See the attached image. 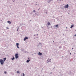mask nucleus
<instances>
[{"label": "nucleus", "mask_w": 76, "mask_h": 76, "mask_svg": "<svg viewBox=\"0 0 76 76\" xmlns=\"http://www.w3.org/2000/svg\"><path fill=\"white\" fill-rule=\"evenodd\" d=\"M0 62L1 64L3 65L4 64V61L2 59L0 60Z\"/></svg>", "instance_id": "obj_1"}, {"label": "nucleus", "mask_w": 76, "mask_h": 76, "mask_svg": "<svg viewBox=\"0 0 76 76\" xmlns=\"http://www.w3.org/2000/svg\"><path fill=\"white\" fill-rule=\"evenodd\" d=\"M15 58H18L19 57V54L18 53L16 54H15Z\"/></svg>", "instance_id": "obj_2"}, {"label": "nucleus", "mask_w": 76, "mask_h": 76, "mask_svg": "<svg viewBox=\"0 0 76 76\" xmlns=\"http://www.w3.org/2000/svg\"><path fill=\"white\" fill-rule=\"evenodd\" d=\"M68 7H69V5L68 4L66 5L64 7V8H65V9H66V8H68Z\"/></svg>", "instance_id": "obj_3"}, {"label": "nucleus", "mask_w": 76, "mask_h": 76, "mask_svg": "<svg viewBox=\"0 0 76 76\" xmlns=\"http://www.w3.org/2000/svg\"><path fill=\"white\" fill-rule=\"evenodd\" d=\"M16 45L18 48H19V46H19V43H17L16 44Z\"/></svg>", "instance_id": "obj_4"}, {"label": "nucleus", "mask_w": 76, "mask_h": 76, "mask_svg": "<svg viewBox=\"0 0 76 76\" xmlns=\"http://www.w3.org/2000/svg\"><path fill=\"white\" fill-rule=\"evenodd\" d=\"M28 39V37H26L23 40L24 41H26V39Z\"/></svg>", "instance_id": "obj_5"}, {"label": "nucleus", "mask_w": 76, "mask_h": 76, "mask_svg": "<svg viewBox=\"0 0 76 76\" xmlns=\"http://www.w3.org/2000/svg\"><path fill=\"white\" fill-rule=\"evenodd\" d=\"M38 55L39 56H42V53H40V52H39Z\"/></svg>", "instance_id": "obj_6"}, {"label": "nucleus", "mask_w": 76, "mask_h": 76, "mask_svg": "<svg viewBox=\"0 0 76 76\" xmlns=\"http://www.w3.org/2000/svg\"><path fill=\"white\" fill-rule=\"evenodd\" d=\"M7 22H8V23H9V24H11V22H10V21H8Z\"/></svg>", "instance_id": "obj_7"}, {"label": "nucleus", "mask_w": 76, "mask_h": 76, "mask_svg": "<svg viewBox=\"0 0 76 76\" xmlns=\"http://www.w3.org/2000/svg\"><path fill=\"white\" fill-rule=\"evenodd\" d=\"M30 61V60H27L26 61L27 63H29V61Z\"/></svg>", "instance_id": "obj_8"}, {"label": "nucleus", "mask_w": 76, "mask_h": 76, "mask_svg": "<svg viewBox=\"0 0 76 76\" xmlns=\"http://www.w3.org/2000/svg\"><path fill=\"white\" fill-rule=\"evenodd\" d=\"M47 24H48V25H50V22H48L47 23Z\"/></svg>", "instance_id": "obj_9"}, {"label": "nucleus", "mask_w": 76, "mask_h": 76, "mask_svg": "<svg viewBox=\"0 0 76 76\" xmlns=\"http://www.w3.org/2000/svg\"><path fill=\"white\" fill-rule=\"evenodd\" d=\"M58 25L57 24V25L55 26L56 27H57V28H58Z\"/></svg>", "instance_id": "obj_10"}, {"label": "nucleus", "mask_w": 76, "mask_h": 76, "mask_svg": "<svg viewBox=\"0 0 76 76\" xmlns=\"http://www.w3.org/2000/svg\"><path fill=\"white\" fill-rule=\"evenodd\" d=\"M73 27V25H72V26H71V27H70L71 28H72Z\"/></svg>", "instance_id": "obj_11"}, {"label": "nucleus", "mask_w": 76, "mask_h": 76, "mask_svg": "<svg viewBox=\"0 0 76 76\" xmlns=\"http://www.w3.org/2000/svg\"><path fill=\"white\" fill-rule=\"evenodd\" d=\"M17 73H19H19H20L19 71H17Z\"/></svg>", "instance_id": "obj_12"}, {"label": "nucleus", "mask_w": 76, "mask_h": 76, "mask_svg": "<svg viewBox=\"0 0 76 76\" xmlns=\"http://www.w3.org/2000/svg\"><path fill=\"white\" fill-rule=\"evenodd\" d=\"M14 59H15V58H14V57H13V58H12V60H14Z\"/></svg>", "instance_id": "obj_13"}, {"label": "nucleus", "mask_w": 76, "mask_h": 76, "mask_svg": "<svg viewBox=\"0 0 76 76\" xmlns=\"http://www.w3.org/2000/svg\"><path fill=\"white\" fill-rule=\"evenodd\" d=\"M25 74L24 73H23V76H25Z\"/></svg>", "instance_id": "obj_14"}, {"label": "nucleus", "mask_w": 76, "mask_h": 76, "mask_svg": "<svg viewBox=\"0 0 76 76\" xmlns=\"http://www.w3.org/2000/svg\"><path fill=\"white\" fill-rule=\"evenodd\" d=\"M4 60H6V58H4Z\"/></svg>", "instance_id": "obj_15"}, {"label": "nucleus", "mask_w": 76, "mask_h": 76, "mask_svg": "<svg viewBox=\"0 0 76 76\" xmlns=\"http://www.w3.org/2000/svg\"><path fill=\"white\" fill-rule=\"evenodd\" d=\"M7 29H9V28H8V27H7Z\"/></svg>", "instance_id": "obj_16"}, {"label": "nucleus", "mask_w": 76, "mask_h": 76, "mask_svg": "<svg viewBox=\"0 0 76 76\" xmlns=\"http://www.w3.org/2000/svg\"><path fill=\"white\" fill-rule=\"evenodd\" d=\"M4 73L5 74H6V72H4Z\"/></svg>", "instance_id": "obj_17"}, {"label": "nucleus", "mask_w": 76, "mask_h": 76, "mask_svg": "<svg viewBox=\"0 0 76 76\" xmlns=\"http://www.w3.org/2000/svg\"><path fill=\"white\" fill-rule=\"evenodd\" d=\"M35 12V10H33V12Z\"/></svg>", "instance_id": "obj_18"}, {"label": "nucleus", "mask_w": 76, "mask_h": 76, "mask_svg": "<svg viewBox=\"0 0 76 76\" xmlns=\"http://www.w3.org/2000/svg\"><path fill=\"white\" fill-rule=\"evenodd\" d=\"M28 60L29 59V58H28Z\"/></svg>", "instance_id": "obj_19"}, {"label": "nucleus", "mask_w": 76, "mask_h": 76, "mask_svg": "<svg viewBox=\"0 0 76 76\" xmlns=\"http://www.w3.org/2000/svg\"><path fill=\"white\" fill-rule=\"evenodd\" d=\"M3 61H4V62L5 61V60H4Z\"/></svg>", "instance_id": "obj_20"}, {"label": "nucleus", "mask_w": 76, "mask_h": 76, "mask_svg": "<svg viewBox=\"0 0 76 76\" xmlns=\"http://www.w3.org/2000/svg\"><path fill=\"white\" fill-rule=\"evenodd\" d=\"M72 50H73V48H72Z\"/></svg>", "instance_id": "obj_21"}, {"label": "nucleus", "mask_w": 76, "mask_h": 76, "mask_svg": "<svg viewBox=\"0 0 76 76\" xmlns=\"http://www.w3.org/2000/svg\"><path fill=\"white\" fill-rule=\"evenodd\" d=\"M50 60H51V59H50Z\"/></svg>", "instance_id": "obj_22"}, {"label": "nucleus", "mask_w": 76, "mask_h": 76, "mask_svg": "<svg viewBox=\"0 0 76 76\" xmlns=\"http://www.w3.org/2000/svg\"><path fill=\"white\" fill-rule=\"evenodd\" d=\"M17 31H18V29L17 30Z\"/></svg>", "instance_id": "obj_23"}, {"label": "nucleus", "mask_w": 76, "mask_h": 76, "mask_svg": "<svg viewBox=\"0 0 76 76\" xmlns=\"http://www.w3.org/2000/svg\"><path fill=\"white\" fill-rule=\"evenodd\" d=\"M37 35H38V34H37Z\"/></svg>", "instance_id": "obj_24"}, {"label": "nucleus", "mask_w": 76, "mask_h": 76, "mask_svg": "<svg viewBox=\"0 0 76 76\" xmlns=\"http://www.w3.org/2000/svg\"><path fill=\"white\" fill-rule=\"evenodd\" d=\"M70 54H71V53H70Z\"/></svg>", "instance_id": "obj_25"}, {"label": "nucleus", "mask_w": 76, "mask_h": 76, "mask_svg": "<svg viewBox=\"0 0 76 76\" xmlns=\"http://www.w3.org/2000/svg\"><path fill=\"white\" fill-rule=\"evenodd\" d=\"M54 41L53 42H54Z\"/></svg>", "instance_id": "obj_26"}]
</instances>
